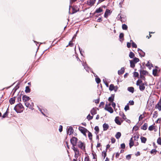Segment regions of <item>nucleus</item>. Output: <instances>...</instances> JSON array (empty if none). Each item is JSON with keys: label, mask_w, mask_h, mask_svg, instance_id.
<instances>
[{"label": "nucleus", "mask_w": 161, "mask_h": 161, "mask_svg": "<svg viewBox=\"0 0 161 161\" xmlns=\"http://www.w3.org/2000/svg\"><path fill=\"white\" fill-rule=\"evenodd\" d=\"M114 94H112L111 95V96L109 97L108 98V101L110 103L113 102L114 100Z\"/></svg>", "instance_id": "nucleus-12"}, {"label": "nucleus", "mask_w": 161, "mask_h": 161, "mask_svg": "<svg viewBox=\"0 0 161 161\" xmlns=\"http://www.w3.org/2000/svg\"><path fill=\"white\" fill-rule=\"evenodd\" d=\"M132 61H134V62L135 63H136L137 62H138L139 60V59L137 58H134L133 60Z\"/></svg>", "instance_id": "nucleus-42"}, {"label": "nucleus", "mask_w": 161, "mask_h": 161, "mask_svg": "<svg viewBox=\"0 0 161 161\" xmlns=\"http://www.w3.org/2000/svg\"><path fill=\"white\" fill-rule=\"evenodd\" d=\"M105 110L109 112L110 113L112 114L114 112L113 109L110 106H108V104H106L105 105V106L104 108Z\"/></svg>", "instance_id": "nucleus-7"}, {"label": "nucleus", "mask_w": 161, "mask_h": 161, "mask_svg": "<svg viewBox=\"0 0 161 161\" xmlns=\"http://www.w3.org/2000/svg\"><path fill=\"white\" fill-rule=\"evenodd\" d=\"M154 128V126H153V125H152L149 126L148 127V130L150 131H152L153 130Z\"/></svg>", "instance_id": "nucleus-39"}, {"label": "nucleus", "mask_w": 161, "mask_h": 161, "mask_svg": "<svg viewBox=\"0 0 161 161\" xmlns=\"http://www.w3.org/2000/svg\"><path fill=\"white\" fill-rule=\"evenodd\" d=\"M157 142L158 144L159 145H161V138L160 137H159L157 139Z\"/></svg>", "instance_id": "nucleus-49"}, {"label": "nucleus", "mask_w": 161, "mask_h": 161, "mask_svg": "<svg viewBox=\"0 0 161 161\" xmlns=\"http://www.w3.org/2000/svg\"><path fill=\"white\" fill-rule=\"evenodd\" d=\"M109 127V126L107 124L105 123L103 125V130L104 131L107 130L108 129Z\"/></svg>", "instance_id": "nucleus-16"}, {"label": "nucleus", "mask_w": 161, "mask_h": 161, "mask_svg": "<svg viewBox=\"0 0 161 161\" xmlns=\"http://www.w3.org/2000/svg\"><path fill=\"white\" fill-rule=\"evenodd\" d=\"M134 75L135 77H137L139 75V74L138 72H135L134 73Z\"/></svg>", "instance_id": "nucleus-55"}, {"label": "nucleus", "mask_w": 161, "mask_h": 161, "mask_svg": "<svg viewBox=\"0 0 161 161\" xmlns=\"http://www.w3.org/2000/svg\"><path fill=\"white\" fill-rule=\"evenodd\" d=\"M93 116H91L90 114H89L87 116V119L88 120H90L93 119Z\"/></svg>", "instance_id": "nucleus-45"}, {"label": "nucleus", "mask_w": 161, "mask_h": 161, "mask_svg": "<svg viewBox=\"0 0 161 161\" xmlns=\"http://www.w3.org/2000/svg\"><path fill=\"white\" fill-rule=\"evenodd\" d=\"M23 100L24 102H27L30 100V98L26 95H24L22 97Z\"/></svg>", "instance_id": "nucleus-11"}, {"label": "nucleus", "mask_w": 161, "mask_h": 161, "mask_svg": "<svg viewBox=\"0 0 161 161\" xmlns=\"http://www.w3.org/2000/svg\"><path fill=\"white\" fill-rule=\"evenodd\" d=\"M87 132H88V137L89 138V139L90 140H92V133L88 130V131Z\"/></svg>", "instance_id": "nucleus-30"}, {"label": "nucleus", "mask_w": 161, "mask_h": 161, "mask_svg": "<svg viewBox=\"0 0 161 161\" xmlns=\"http://www.w3.org/2000/svg\"><path fill=\"white\" fill-rule=\"evenodd\" d=\"M135 56L134 54L132 52H130L129 54V57L131 58H133Z\"/></svg>", "instance_id": "nucleus-41"}, {"label": "nucleus", "mask_w": 161, "mask_h": 161, "mask_svg": "<svg viewBox=\"0 0 161 161\" xmlns=\"http://www.w3.org/2000/svg\"><path fill=\"white\" fill-rule=\"evenodd\" d=\"M110 14V10L108 9H107L104 14V17L107 18L108 16Z\"/></svg>", "instance_id": "nucleus-13"}, {"label": "nucleus", "mask_w": 161, "mask_h": 161, "mask_svg": "<svg viewBox=\"0 0 161 161\" xmlns=\"http://www.w3.org/2000/svg\"><path fill=\"white\" fill-rule=\"evenodd\" d=\"M31 92V89L29 86H26L25 87V92L26 93H30Z\"/></svg>", "instance_id": "nucleus-27"}, {"label": "nucleus", "mask_w": 161, "mask_h": 161, "mask_svg": "<svg viewBox=\"0 0 161 161\" xmlns=\"http://www.w3.org/2000/svg\"><path fill=\"white\" fill-rule=\"evenodd\" d=\"M138 129L139 127L138 126H136V125H135L133 127L132 130H134L135 131H136L138 130Z\"/></svg>", "instance_id": "nucleus-51"}, {"label": "nucleus", "mask_w": 161, "mask_h": 161, "mask_svg": "<svg viewBox=\"0 0 161 161\" xmlns=\"http://www.w3.org/2000/svg\"><path fill=\"white\" fill-rule=\"evenodd\" d=\"M124 34L123 33H120L119 36V38L120 39V41L122 42L124 40Z\"/></svg>", "instance_id": "nucleus-28"}, {"label": "nucleus", "mask_w": 161, "mask_h": 161, "mask_svg": "<svg viewBox=\"0 0 161 161\" xmlns=\"http://www.w3.org/2000/svg\"><path fill=\"white\" fill-rule=\"evenodd\" d=\"M119 117L118 116L116 117L115 118L114 120L116 124L118 125H120L121 124V122L119 120Z\"/></svg>", "instance_id": "nucleus-17"}, {"label": "nucleus", "mask_w": 161, "mask_h": 161, "mask_svg": "<svg viewBox=\"0 0 161 161\" xmlns=\"http://www.w3.org/2000/svg\"><path fill=\"white\" fill-rule=\"evenodd\" d=\"M140 74L143 75H146L148 74V72L146 71L143 70H140Z\"/></svg>", "instance_id": "nucleus-22"}, {"label": "nucleus", "mask_w": 161, "mask_h": 161, "mask_svg": "<svg viewBox=\"0 0 161 161\" xmlns=\"http://www.w3.org/2000/svg\"><path fill=\"white\" fill-rule=\"evenodd\" d=\"M78 129L79 130L84 136H86V132H87L88 131V130L87 129L82 127H79Z\"/></svg>", "instance_id": "nucleus-6"}, {"label": "nucleus", "mask_w": 161, "mask_h": 161, "mask_svg": "<svg viewBox=\"0 0 161 161\" xmlns=\"http://www.w3.org/2000/svg\"><path fill=\"white\" fill-rule=\"evenodd\" d=\"M133 137L134 138V140L135 141H137L139 138V136L137 135H135Z\"/></svg>", "instance_id": "nucleus-52"}, {"label": "nucleus", "mask_w": 161, "mask_h": 161, "mask_svg": "<svg viewBox=\"0 0 161 161\" xmlns=\"http://www.w3.org/2000/svg\"><path fill=\"white\" fill-rule=\"evenodd\" d=\"M103 11V10L100 7L97 8L95 12V13H100Z\"/></svg>", "instance_id": "nucleus-26"}, {"label": "nucleus", "mask_w": 161, "mask_h": 161, "mask_svg": "<svg viewBox=\"0 0 161 161\" xmlns=\"http://www.w3.org/2000/svg\"><path fill=\"white\" fill-rule=\"evenodd\" d=\"M130 66L131 68H133L135 66V63L134 62V61H132V60H130Z\"/></svg>", "instance_id": "nucleus-33"}, {"label": "nucleus", "mask_w": 161, "mask_h": 161, "mask_svg": "<svg viewBox=\"0 0 161 161\" xmlns=\"http://www.w3.org/2000/svg\"><path fill=\"white\" fill-rule=\"evenodd\" d=\"M94 130L96 131V132H95V133L96 134H97L99 131V128L98 126H96L95 127Z\"/></svg>", "instance_id": "nucleus-38"}, {"label": "nucleus", "mask_w": 161, "mask_h": 161, "mask_svg": "<svg viewBox=\"0 0 161 161\" xmlns=\"http://www.w3.org/2000/svg\"><path fill=\"white\" fill-rule=\"evenodd\" d=\"M127 26L125 24H123L122 25V28L123 30H127Z\"/></svg>", "instance_id": "nucleus-44"}, {"label": "nucleus", "mask_w": 161, "mask_h": 161, "mask_svg": "<svg viewBox=\"0 0 161 161\" xmlns=\"http://www.w3.org/2000/svg\"><path fill=\"white\" fill-rule=\"evenodd\" d=\"M158 116V114L157 111H155L153 114V118H156Z\"/></svg>", "instance_id": "nucleus-46"}, {"label": "nucleus", "mask_w": 161, "mask_h": 161, "mask_svg": "<svg viewBox=\"0 0 161 161\" xmlns=\"http://www.w3.org/2000/svg\"><path fill=\"white\" fill-rule=\"evenodd\" d=\"M73 132L74 129L71 126H70L67 130V134H69V135H71L73 133Z\"/></svg>", "instance_id": "nucleus-9"}, {"label": "nucleus", "mask_w": 161, "mask_h": 161, "mask_svg": "<svg viewBox=\"0 0 161 161\" xmlns=\"http://www.w3.org/2000/svg\"><path fill=\"white\" fill-rule=\"evenodd\" d=\"M147 123H145L144 125L141 126V129L146 130L147 129Z\"/></svg>", "instance_id": "nucleus-19"}, {"label": "nucleus", "mask_w": 161, "mask_h": 161, "mask_svg": "<svg viewBox=\"0 0 161 161\" xmlns=\"http://www.w3.org/2000/svg\"><path fill=\"white\" fill-rule=\"evenodd\" d=\"M111 142L112 143H114L115 142V139L114 138H111Z\"/></svg>", "instance_id": "nucleus-59"}, {"label": "nucleus", "mask_w": 161, "mask_h": 161, "mask_svg": "<svg viewBox=\"0 0 161 161\" xmlns=\"http://www.w3.org/2000/svg\"><path fill=\"white\" fill-rule=\"evenodd\" d=\"M129 103L130 105H132L134 104V101L133 100H130L129 101Z\"/></svg>", "instance_id": "nucleus-56"}, {"label": "nucleus", "mask_w": 161, "mask_h": 161, "mask_svg": "<svg viewBox=\"0 0 161 161\" xmlns=\"http://www.w3.org/2000/svg\"><path fill=\"white\" fill-rule=\"evenodd\" d=\"M138 51L139 55L141 57H144L145 56V53L143 52L142 50L138 49Z\"/></svg>", "instance_id": "nucleus-14"}, {"label": "nucleus", "mask_w": 161, "mask_h": 161, "mask_svg": "<svg viewBox=\"0 0 161 161\" xmlns=\"http://www.w3.org/2000/svg\"><path fill=\"white\" fill-rule=\"evenodd\" d=\"M24 107L22 104L19 103L16 105L14 108V110L17 113H21L22 111H20V110L23 108Z\"/></svg>", "instance_id": "nucleus-4"}, {"label": "nucleus", "mask_w": 161, "mask_h": 161, "mask_svg": "<svg viewBox=\"0 0 161 161\" xmlns=\"http://www.w3.org/2000/svg\"><path fill=\"white\" fill-rule=\"evenodd\" d=\"M140 76L141 78V80H145V78L144 76V75H141V74H140Z\"/></svg>", "instance_id": "nucleus-61"}, {"label": "nucleus", "mask_w": 161, "mask_h": 161, "mask_svg": "<svg viewBox=\"0 0 161 161\" xmlns=\"http://www.w3.org/2000/svg\"><path fill=\"white\" fill-rule=\"evenodd\" d=\"M157 72L158 70L157 69H153V74L154 76H157Z\"/></svg>", "instance_id": "nucleus-43"}, {"label": "nucleus", "mask_w": 161, "mask_h": 161, "mask_svg": "<svg viewBox=\"0 0 161 161\" xmlns=\"http://www.w3.org/2000/svg\"><path fill=\"white\" fill-rule=\"evenodd\" d=\"M21 81H19V82L14 87V88L13 89V91L14 92V93L13 94V95H14V93L16 92V90L19 88V85L21 83Z\"/></svg>", "instance_id": "nucleus-10"}, {"label": "nucleus", "mask_w": 161, "mask_h": 161, "mask_svg": "<svg viewBox=\"0 0 161 161\" xmlns=\"http://www.w3.org/2000/svg\"><path fill=\"white\" fill-rule=\"evenodd\" d=\"M141 142L142 143H145L147 141V138L143 136H141L140 138Z\"/></svg>", "instance_id": "nucleus-25"}, {"label": "nucleus", "mask_w": 161, "mask_h": 161, "mask_svg": "<svg viewBox=\"0 0 161 161\" xmlns=\"http://www.w3.org/2000/svg\"><path fill=\"white\" fill-rule=\"evenodd\" d=\"M37 107L38 108V109L41 112V113L44 116H45L46 115L44 113L43 111H44L40 107H39L38 106H37Z\"/></svg>", "instance_id": "nucleus-40"}, {"label": "nucleus", "mask_w": 161, "mask_h": 161, "mask_svg": "<svg viewBox=\"0 0 161 161\" xmlns=\"http://www.w3.org/2000/svg\"><path fill=\"white\" fill-rule=\"evenodd\" d=\"M9 112H8L7 111H6L2 116V119L3 118H4L6 117H7L8 116Z\"/></svg>", "instance_id": "nucleus-35"}, {"label": "nucleus", "mask_w": 161, "mask_h": 161, "mask_svg": "<svg viewBox=\"0 0 161 161\" xmlns=\"http://www.w3.org/2000/svg\"><path fill=\"white\" fill-rule=\"evenodd\" d=\"M131 158V156L130 154H128L126 156V158L128 160H129Z\"/></svg>", "instance_id": "nucleus-57"}, {"label": "nucleus", "mask_w": 161, "mask_h": 161, "mask_svg": "<svg viewBox=\"0 0 161 161\" xmlns=\"http://www.w3.org/2000/svg\"><path fill=\"white\" fill-rule=\"evenodd\" d=\"M125 71V69L124 67L121 68L120 70H118V73L119 75H121L124 73Z\"/></svg>", "instance_id": "nucleus-21"}, {"label": "nucleus", "mask_w": 161, "mask_h": 161, "mask_svg": "<svg viewBox=\"0 0 161 161\" xmlns=\"http://www.w3.org/2000/svg\"><path fill=\"white\" fill-rule=\"evenodd\" d=\"M144 117V116L143 117L142 114L140 115L139 118V120H141Z\"/></svg>", "instance_id": "nucleus-60"}, {"label": "nucleus", "mask_w": 161, "mask_h": 161, "mask_svg": "<svg viewBox=\"0 0 161 161\" xmlns=\"http://www.w3.org/2000/svg\"><path fill=\"white\" fill-rule=\"evenodd\" d=\"M59 131L60 132H61L63 131V126L60 125L59 126Z\"/></svg>", "instance_id": "nucleus-54"}, {"label": "nucleus", "mask_w": 161, "mask_h": 161, "mask_svg": "<svg viewBox=\"0 0 161 161\" xmlns=\"http://www.w3.org/2000/svg\"><path fill=\"white\" fill-rule=\"evenodd\" d=\"M157 151L156 149H153L152 150L150 151V153L151 154H156Z\"/></svg>", "instance_id": "nucleus-37"}, {"label": "nucleus", "mask_w": 161, "mask_h": 161, "mask_svg": "<svg viewBox=\"0 0 161 161\" xmlns=\"http://www.w3.org/2000/svg\"><path fill=\"white\" fill-rule=\"evenodd\" d=\"M129 109V107L128 105V103L126 105H125V106L124 108V109L125 111H126L127 110H128Z\"/></svg>", "instance_id": "nucleus-50"}, {"label": "nucleus", "mask_w": 161, "mask_h": 161, "mask_svg": "<svg viewBox=\"0 0 161 161\" xmlns=\"http://www.w3.org/2000/svg\"><path fill=\"white\" fill-rule=\"evenodd\" d=\"M79 8L77 6H71V4H70L69 7V13L70 14H73L79 11Z\"/></svg>", "instance_id": "nucleus-2"}, {"label": "nucleus", "mask_w": 161, "mask_h": 161, "mask_svg": "<svg viewBox=\"0 0 161 161\" xmlns=\"http://www.w3.org/2000/svg\"><path fill=\"white\" fill-rule=\"evenodd\" d=\"M125 143H122L120 145V148L122 149H124L125 148Z\"/></svg>", "instance_id": "nucleus-53"}, {"label": "nucleus", "mask_w": 161, "mask_h": 161, "mask_svg": "<svg viewBox=\"0 0 161 161\" xmlns=\"http://www.w3.org/2000/svg\"><path fill=\"white\" fill-rule=\"evenodd\" d=\"M16 97H13L10 98L9 100V102L11 105L14 104L15 102Z\"/></svg>", "instance_id": "nucleus-15"}, {"label": "nucleus", "mask_w": 161, "mask_h": 161, "mask_svg": "<svg viewBox=\"0 0 161 161\" xmlns=\"http://www.w3.org/2000/svg\"><path fill=\"white\" fill-rule=\"evenodd\" d=\"M155 108L158 109L159 111H161V104L158 103L155 105Z\"/></svg>", "instance_id": "nucleus-23"}, {"label": "nucleus", "mask_w": 161, "mask_h": 161, "mask_svg": "<svg viewBox=\"0 0 161 161\" xmlns=\"http://www.w3.org/2000/svg\"><path fill=\"white\" fill-rule=\"evenodd\" d=\"M99 101H100V99L99 98L96 100H95V102L96 103H99Z\"/></svg>", "instance_id": "nucleus-62"}, {"label": "nucleus", "mask_w": 161, "mask_h": 161, "mask_svg": "<svg viewBox=\"0 0 161 161\" xmlns=\"http://www.w3.org/2000/svg\"><path fill=\"white\" fill-rule=\"evenodd\" d=\"M112 103L111 104V105L114 108H115V107H116V104L115 103L113 102H112Z\"/></svg>", "instance_id": "nucleus-63"}, {"label": "nucleus", "mask_w": 161, "mask_h": 161, "mask_svg": "<svg viewBox=\"0 0 161 161\" xmlns=\"http://www.w3.org/2000/svg\"><path fill=\"white\" fill-rule=\"evenodd\" d=\"M77 146L78 147L80 148L83 151L86 152V146L84 143L82 142L81 141H79L78 142Z\"/></svg>", "instance_id": "nucleus-5"}, {"label": "nucleus", "mask_w": 161, "mask_h": 161, "mask_svg": "<svg viewBox=\"0 0 161 161\" xmlns=\"http://www.w3.org/2000/svg\"><path fill=\"white\" fill-rule=\"evenodd\" d=\"M78 141V139L77 138L75 137H73L70 140V142L72 145L71 148L75 152V158H77V157H76V155H78L79 154V150L77 147H75V146L77 145Z\"/></svg>", "instance_id": "nucleus-1"}, {"label": "nucleus", "mask_w": 161, "mask_h": 161, "mask_svg": "<svg viewBox=\"0 0 161 161\" xmlns=\"http://www.w3.org/2000/svg\"><path fill=\"white\" fill-rule=\"evenodd\" d=\"M127 90L129 92L133 93L134 91V89L133 87H129L127 88Z\"/></svg>", "instance_id": "nucleus-24"}, {"label": "nucleus", "mask_w": 161, "mask_h": 161, "mask_svg": "<svg viewBox=\"0 0 161 161\" xmlns=\"http://www.w3.org/2000/svg\"><path fill=\"white\" fill-rule=\"evenodd\" d=\"M136 84L137 86H139V89L141 91H143L145 89V85H146L147 82L145 81L143 83L142 81H136Z\"/></svg>", "instance_id": "nucleus-3"}, {"label": "nucleus", "mask_w": 161, "mask_h": 161, "mask_svg": "<svg viewBox=\"0 0 161 161\" xmlns=\"http://www.w3.org/2000/svg\"><path fill=\"white\" fill-rule=\"evenodd\" d=\"M90 112L92 115H94L97 114V110L93 108L91 110Z\"/></svg>", "instance_id": "nucleus-20"}, {"label": "nucleus", "mask_w": 161, "mask_h": 161, "mask_svg": "<svg viewBox=\"0 0 161 161\" xmlns=\"http://www.w3.org/2000/svg\"><path fill=\"white\" fill-rule=\"evenodd\" d=\"M119 115L120 116H122V118L123 119L125 120L126 119V118L125 116V115L124 114L123 112H120L119 113Z\"/></svg>", "instance_id": "nucleus-32"}, {"label": "nucleus", "mask_w": 161, "mask_h": 161, "mask_svg": "<svg viewBox=\"0 0 161 161\" xmlns=\"http://www.w3.org/2000/svg\"><path fill=\"white\" fill-rule=\"evenodd\" d=\"M74 45V44L72 43V42L71 41L69 42V46L70 47H72Z\"/></svg>", "instance_id": "nucleus-58"}, {"label": "nucleus", "mask_w": 161, "mask_h": 161, "mask_svg": "<svg viewBox=\"0 0 161 161\" xmlns=\"http://www.w3.org/2000/svg\"><path fill=\"white\" fill-rule=\"evenodd\" d=\"M25 104L27 107L29 108L32 110L34 109V108H32L34 106V103L33 102H32L31 104L27 102L25 103Z\"/></svg>", "instance_id": "nucleus-8"}, {"label": "nucleus", "mask_w": 161, "mask_h": 161, "mask_svg": "<svg viewBox=\"0 0 161 161\" xmlns=\"http://www.w3.org/2000/svg\"><path fill=\"white\" fill-rule=\"evenodd\" d=\"M92 152H93V153H92V155L93 156V159H97V156L96 153H94L93 151H92Z\"/></svg>", "instance_id": "nucleus-47"}, {"label": "nucleus", "mask_w": 161, "mask_h": 161, "mask_svg": "<svg viewBox=\"0 0 161 161\" xmlns=\"http://www.w3.org/2000/svg\"><path fill=\"white\" fill-rule=\"evenodd\" d=\"M85 161H90L88 156L87 157H86L85 158Z\"/></svg>", "instance_id": "nucleus-64"}, {"label": "nucleus", "mask_w": 161, "mask_h": 161, "mask_svg": "<svg viewBox=\"0 0 161 161\" xmlns=\"http://www.w3.org/2000/svg\"><path fill=\"white\" fill-rule=\"evenodd\" d=\"M130 42L132 43V47H135V48H136L137 47V45L135 43H134L133 41L132 40H131L130 41Z\"/></svg>", "instance_id": "nucleus-36"}, {"label": "nucleus", "mask_w": 161, "mask_h": 161, "mask_svg": "<svg viewBox=\"0 0 161 161\" xmlns=\"http://www.w3.org/2000/svg\"><path fill=\"white\" fill-rule=\"evenodd\" d=\"M134 145V143L133 140V137H131L130 141L129 146L130 148Z\"/></svg>", "instance_id": "nucleus-18"}, {"label": "nucleus", "mask_w": 161, "mask_h": 161, "mask_svg": "<svg viewBox=\"0 0 161 161\" xmlns=\"http://www.w3.org/2000/svg\"><path fill=\"white\" fill-rule=\"evenodd\" d=\"M121 136V133L120 132H117L115 135V137L117 139H119L120 138Z\"/></svg>", "instance_id": "nucleus-29"}, {"label": "nucleus", "mask_w": 161, "mask_h": 161, "mask_svg": "<svg viewBox=\"0 0 161 161\" xmlns=\"http://www.w3.org/2000/svg\"><path fill=\"white\" fill-rule=\"evenodd\" d=\"M114 85L113 84H111L110 85L109 87V90L110 91H112L114 90Z\"/></svg>", "instance_id": "nucleus-34"}, {"label": "nucleus", "mask_w": 161, "mask_h": 161, "mask_svg": "<svg viewBox=\"0 0 161 161\" xmlns=\"http://www.w3.org/2000/svg\"><path fill=\"white\" fill-rule=\"evenodd\" d=\"M107 151L105 150L103 151L102 152V154H103V156H104V158H103L104 159L105 158V157H106V156L107 155V153H106Z\"/></svg>", "instance_id": "nucleus-48"}, {"label": "nucleus", "mask_w": 161, "mask_h": 161, "mask_svg": "<svg viewBox=\"0 0 161 161\" xmlns=\"http://www.w3.org/2000/svg\"><path fill=\"white\" fill-rule=\"evenodd\" d=\"M84 69L86 70L87 72H89V71L92 72L91 70V69L89 68L87 65H83Z\"/></svg>", "instance_id": "nucleus-31"}]
</instances>
